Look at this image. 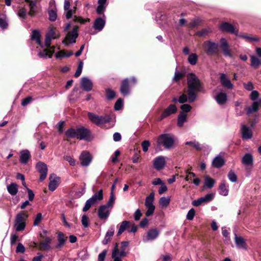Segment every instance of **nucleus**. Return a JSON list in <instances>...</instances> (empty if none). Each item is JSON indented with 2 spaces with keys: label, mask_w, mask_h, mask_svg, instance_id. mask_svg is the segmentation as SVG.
<instances>
[{
  "label": "nucleus",
  "mask_w": 261,
  "mask_h": 261,
  "mask_svg": "<svg viewBox=\"0 0 261 261\" xmlns=\"http://www.w3.org/2000/svg\"><path fill=\"white\" fill-rule=\"evenodd\" d=\"M160 234L159 230L156 228H152L148 230L146 236L143 238L144 242H148L156 239Z\"/></svg>",
  "instance_id": "12"
},
{
  "label": "nucleus",
  "mask_w": 261,
  "mask_h": 261,
  "mask_svg": "<svg viewBox=\"0 0 261 261\" xmlns=\"http://www.w3.org/2000/svg\"><path fill=\"white\" fill-rule=\"evenodd\" d=\"M42 218L43 217L42 214L41 213H38L34 219L33 225L35 226H38L41 221H42Z\"/></svg>",
  "instance_id": "48"
},
{
  "label": "nucleus",
  "mask_w": 261,
  "mask_h": 261,
  "mask_svg": "<svg viewBox=\"0 0 261 261\" xmlns=\"http://www.w3.org/2000/svg\"><path fill=\"white\" fill-rule=\"evenodd\" d=\"M115 201V197L114 195V193L110 192V195L109 200L106 204H104V205L112 209L114 204Z\"/></svg>",
  "instance_id": "40"
},
{
  "label": "nucleus",
  "mask_w": 261,
  "mask_h": 261,
  "mask_svg": "<svg viewBox=\"0 0 261 261\" xmlns=\"http://www.w3.org/2000/svg\"><path fill=\"white\" fill-rule=\"evenodd\" d=\"M81 86L84 91L89 92L92 90L93 84L90 79L85 76L81 79Z\"/></svg>",
  "instance_id": "18"
},
{
  "label": "nucleus",
  "mask_w": 261,
  "mask_h": 261,
  "mask_svg": "<svg viewBox=\"0 0 261 261\" xmlns=\"http://www.w3.org/2000/svg\"><path fill=\"white\" fill-rule=\"evenodd\" d=\"M87 115L93 124L100 127L106 123H109L111 120V117L109 115H98L92 112H88Z\"/></svg>",
  "instance_id": "4"
},
{
  "label": "nucleus",
  "mask_w": 261,
  "mask_h": 261,
  "mask_svg": "<svg viewBox=\"0 0 261 261\" xmlns=\"http://www.w3.org/2000/svg\"><path fill=\"white\" fill-rule=\"evenodd\" d=\"M242 137L243 139L247 140L252 137V130L246 125L242 127Z\"/></svg>",
  "instance_id": "27"
},
{
  "label": "nucleus",
  "mask_w": 261,
  "mask_h": 261,
  "mask_svg": "<svg viewBox=\"0 0 261 261\" xmlns=\"http://www.w3.org/2000/svg\"><path fill=\"white\" fill-rule=\"evenodd\" d=\"M36 168L37 171L40 173L39 181H42L44 180L47 174V165L43 162H39L36 164Z\"/></svg>",
  "instance_id": "10"
},
{
  "label": "nucleus",
  "mask_w": 261,
  "mask_h": 261,
  "mask_svg": "<svg viewBox=\"0 0 261 261\" xmlns=\"http://www.w3.org/2000/svg\"><path fill=\"white\" fill-rule=\"evenodd\" d=\"M220 194L223 196H227L228 194V189L224 182L220 184L219 187Z\"/></svg>",
  "instance_id": "42"
},
{
  "label": "nucleus",
  "mask_w": 261,
  "mask_h": 261,
  "mask_svg": "<svg viewBox=\"0 0 261 261\" xmlns=\"http://www.w3.org/2000/svg\"><path fill=\"white\" fill-rule=\"evenodd\" d=\"M49 19L50 21H54L57 19V13L53 9L48 11Z\"/></svg>",
  "instance_id": "55"
},
{
  "label": "nucleus",
  "mask_w": 261,
  "mask_h": 261,
  "mask_svg": "<svg viewBox=\"0 0 261 261\" xmlns=\"http://www.w3.org/2000/svg\"><path fill=\"white\" fill-rule=\"evenodd\" d=\"M40 237L44 239V240L40 242L39 244L40 249L42 250H49L51 249L50 244L52 241V238L48 237H44L40 234Z\"/></svg>",
  "instance_id": "19"
},
{
  "label": "nucleus",
  "mask_w": 261,
  "mask_h": 261,
  "mask_svg": "<svg viewBox=\"0 0 261 261\" xmlns=\"http://www.w3.org/2000/svg\"><path fill=\"white\" fill-rule=\"evenodd\" d=\"M27 218L28 215L23 212H20L16 215L14 221L16 231H21L25 229Z\"/></svg>",
  "instance_id": "6"
},
{
  "label": "nucleus",
  "mask_w": 261,
  "mask_h": 261,
  "mask_svg": "<svg viewBox=\"0 0 261 261\" xmlns=\"http://www.w3.org/2000/svg\"><path fill=\"white\" fill-rule=\"evenodd\" d=\"M111 210L112 209L104 205H100L97 212L98 218L101 220H107L109 217Z\"/></svg>",
  "instance_id": "11"
},
{
  "label": "nucleus",
  "mask_w": 261,
  "mask_h": 261,
  "mask_svg": "<svg viewBox=\"0 0 261 261\" xmlns=\"http://www.w3.org/2000/svg\"><path fill=\"white\" fill-rule=\"evenodd\" d=\"M19 240L18 236L16 233H12L10 237V244L12 246L14 245L16 242Z\"/></svg>",
  "instance_id": "57"
},
{
  "label": "nucleus",
  "mask_w": 261,
  "mask_h": 261,
  "mask_svg": "<svg viewBox=\"0 0 261 261\" xmlns=\"http://www.w3.org/2000/svg\"><path fill=\"white\" fill-rule=\"evenodd\" d=\"M166 164L165 158L162 155L156 157L153 161V167L157 170L163 169L165 166Z\"/></svg>",
  "instance_id": "15"
},
{
  "label": "nucleus",
  "mask_w": 261,
  "mask_h": 261,
  "mask_svg": "<svg viewBox=\"0 0 261 261\" xmlns=\"http://www.w3.org/2000/svg\"><path fill=\"white\" fill-rule=\"evenodd\" d=\"M50 181L48 184V189L50 191H55L59 185L60 177L56 176L55 174H51L49 176Z\"/></svg>",
  "instance_id": "20"
},
{
  "label": "nucleus",
  "mask_w": 261,
  "mask_h": 261,
  "mask_svg": "<svg viewBox=\"0 0 261 261\" xmlns=\"http://www.w3.org/2000/svg\"><path fill=\"white\" fill-rule=\"evenodd\" d=\"M259 92L256 90L252 91L250 95V98L252 100H255L259 96Z\"/></svg>",
  "instance_id": "64"
},
{
  "label": "nucleus",
  "mask_w": 261,
  "mask_h": 261,
  "mask_svg": "<svg viewBox=\"0 0 261 261\" xmlns=\"http://www.w3.org/2000/svg\"><path fill=\"white\" fill-rule=\"evenodd\" d=\"M177 111V108L175 105H170L163 112L159 118V120L161 121L166 117L169 116L172 114H174Z\"/></svg>",
  "instance_id": "16"
},
{
  "label": "nucleus",
  "mask_w": 261,
  "mask_h": 261,
  "mask_svg": "<svg viewBox=\"0 0 261 261\" xmlns=\"http://www.w3.org/2000/svg\"><path fill=\"white\" fill-rule=\"evenodd\" d=\"M218 44L211 41H206L203 44V49L206 54L212 56L216 53L218 49Z\"/></svg>",
  "instance_id": "8"
},
{
  "label": "nucleus",
  "mask_w": 261,
  "mask_h": 261,
  "mask_svg": "<svg viewBox=\"0 0 261 261\" xmlns=\"http://www.w3.org/2000/svg\"><path fill=\"white\" fill-rule=\"evenodd\" d=\"M64 159L68 162L70 166H74L75 165V161L71 156L65 155L64 156Z\"/></svg>",
  "instance_id": "58"
},
{
  "label": "nucleus",
  "mask_w": 261,
  "mask_h": 261,
  "mask_svg": "<svg viewBox=\"0 0 261 261\" xmlns=\"http://www.w3.org/2000/svg\"><path fill=\"white\" fill-rule=\"evenodd\" d=\"M235 242L237 246L243 248H246L247 244L245 240L242 237H238L236 233L234 234Z\"/></svg>",
  "instance_id": "32"
},
{
  "label": "nucleus",
  "mask_w": 261,
  "mask_h": 261,
  "mask_svg": "<svg viewBox=\"0 0 261 261\" xmlns=\"http://www.w3.org/2000/svg\"><path fill=\"white\" fill-rule=\"evenodd\" d=\"M169 202L170 198L168 197H162L159 200V203L162 206H167Z\"/></svg>",
  "instance_id": "46"
},
{
  "label": "nucleus",
  "mask_w": 261,
  "mask_h": 261,
  "mask_svg": "<svg viewBox=\"0 0 261 261\" xmlns=\"http://www.w3.org/2000/svg\"><path fill=\"white\" fill-rule=\"evenodd\" d=\"M129 221L126 220L122 221L117 232V236H119L122 234V233L126 230V228L129 226Z\"/></svg>",
  "instance_id": "38"
},
{
  "label": "nucleus",
  "mask_w": 261,
  "mask_h": 261,
  "mask_svg": "<svg viewBox=\"0 0 261 261\" xmlns=\"http://www.w3.org/2000/svg\"><path fill=\"white\" fill-rule=\"evenodd\" d=\"M185 75V72L181 73L176 70L173 80L176 82H177L179 81L180 79L184 77Z\"/></svg>",
  "instance_id": "53"
},
{
  "label": "nucleus",
  "mask_w": 261,
  "mask_h": 261,
  "mask_svg": "<svg viewBox=\"0 0 261 261\" xmlns=\"http://www.w3.org/2000/svg\"><path fill=\"white\" fill-rule=\"evenodd\" d=\"M103 191L100 189L98 192L94 193L92 196L88 199L85 202V204L83 208V212L88 211L91 206L95 204L97 202L103 199Z\"/></svg>",
  "instance_id": "5"
},
{
  "label": "nucleus",
  "mask_w": 261,
  "mask_h": 261,
  "mask_svg": "<svg viewBox=\"0 0 261 261\" xmlns=\"http://www.w3.org/2000/svg\"><path fill=\"white\" fill-rule=\"evenodd\" d=\"M215 194L214 193H209L204 197H201L197 199V206L202 204L208 203L212 201L214 198Z\"/></svg>",
  "instance_id": "24"
},
{
  "label": "nucleus",
  "mask_w": 261,
  "mask_h": 261,
  "mask_svg": "<svg viewBox=\"0 0 261 261\" xmlns=\"http://www.w3.org/2000/svg\"><path fill=\"white\" fill-rule=\"evenodd\" d=\"M176 140L175 137L172 134H163L159 136L158 144L162 145L166 149L173 148Z\"/></svg>",
  "instance_id": "3"
},
{
  "label": "nucleus",
  "mask_w": 261,
  "mask_h": 261,
  "mask_svg": "<svg viewBox=\"0 0 261 261\" xmlns=\"http://www.w3.org/2000/svg\"><path fill=\"white\" fill-rule=\"evenodd\" d=\"M195 214V211L194 208H192L189 211V212L187 215L186 218L188 220H192L193 219Z\"/></svg>",
  "instance_id": "59"
},
{
  "label": "nucleus",
  "mask_w": 261,
  "mask_h": 261,
  "mask_svg": "<svg viewBox=\"0 0 261 261\" xmlns=\"http://www.w3.org/2000/svg\"><path fill=\"white\" fill-rule=\"evenodd\" d=\"M106 97L108 99H112L115 96V92L114 91L110 89H107L106 90Z\"/></svg>",
  "instance_id": "54"
},
{
  "label": "nucleus",
  "mask_w": 261,
  "mask_h": 261,
  "mask_svg": "<svg viewBox=\"0 0 261 261\" xmlns=\"http://www.w3.org/2000/svg\"><path fill=\"white\" fill-rule=\"evenodd\" d=\"M81 164L83 166H88L91 162L92 157L87 151H83L80 156Z\"/></svg>",
  "instance_id": "17"
},
{
  "label": "nucleus",
  "mask_w": 261,
  "mask_h": 261,
  "mask_svg": "<svg viewBox=\"0 0 261 261\" xmlns=\"http://www.w3.org/2000/svg\"><path fill=\"white\" fill-rule=\"evenodd\" d=\"M228 177L229 179L233 182H235L237 181L238 177L236 173L232 171V170H230L228 173Z\"/></svg>",
  "instance_id": "50"
},
{
  "label": "nucleus",
  "mask_w": 261,
  "mask_h": 261,
  "mask_svg": "<svg viewBox=\"0 0 261 261\" xmlns=\"http://www.w3.org/2000/svg\"><path fill=\"white\" fill-rule=\"evenodd\" d=\"M128 82V79L127 78L125 79L122 81L120 86V92L124 96L128 95L130 93Z\"/></svg>",
  "instance_id": "23"
},
{
  "label": "nucleus",
  "mask_w": 261,
  "mask_h": 261,
  "mask_svg": "<svg viewBox=\"0 0 261 261\" xmlns=\"http://www.w3.org/2000/svg\"><path fill=\"white\" fill-rule=\"evenodd\" d=\"M31 153L29 150L24 149L20 152L19 162L23 165H27L31 158Z\"/></svg>",
  "instance_id": "22"
},
{
  "label": "nucleus",
  "mask_w": 261,
  "mask_h": 261,
  "mask_svg": "<svg viewBox=\"0 0 261 261\" xmlns=\"http://www.w3.org/2000/svg\"><path fill=\"white\" fill-rule=\"evenodd\" d=\"M261 105V98L258 101H254L252 105L247 108V113L250 114L258 110L259 106Z\"/></svg>",
  "instance_id": "31"
},
{
  "label": "nucleus",
  "mask_w": 261,
  "mask_h": 261,
  "mask_svg": "<svg viewBox=\"0 0 261 261\" xmlns=\"http://www.w3.org/2000/svg\"><path fill=\"white\" fill-rule=\"evenodd\" d=\"M220 47L222 49L224 55L225 56H231V53L229 48L228 44L225 38H222L220 40Z\"/></svg>",
  "instance_id": "26"
},
{
  "label": "nucleus",
  "mask_w": 261,
  "mask_h": 261,
  "mask_svg": "<svg viewBox=\"0 0 261 261\" xmlns=\"http://www.w3.org/2000/svg\"><path fill=\"white\" fill-rule=\"evenodd\" d=\"M210 32L209 29H203L200 31H197V36L205 37Z\"/></svg>",
  "instance_id": "51"
},
{
  "label": "nucleus",
  "mask_w": 261,
  "mask_h": 261,
  "mask_svg": "<svg viewBox=\"0 0 261 261\" xmlns=\"http://www.w3.org/2000/svg\"><path fill=\"white\" fill-rule=\"evenodd\" d=\"M83 67V62L82 61H80L79 63L77 68L74 75L75 77H77L81 75L82 72Z\"/></svg>",
  "instance_id": "49"
},
{
  "label": "nucleus",
  "mask_w": 261,
  "mask_h": 261,
  "mask_svg": "<svg viewBox=\"0 0 261 261\" xmlns=\"http://www.w3.org/2000/svg\"><path fill=\"white\" fill-rule=\"evenodd\" d=\"M194 173L191 172L189 170H188L186 171V180L187 181L192 180L193 183L196 185V178H194Z\"/></svg>",
  "instance_id": "45"
},
{
  "label": "nucleus",
  "mask_w": 261,
  "mask_h": 261,
  "mask_svg": "<svg viewBox=\"0 0 261 261\" xmlns=\"http://www.w3.org/2000/svg\"><path fill=\"white\" fill-rule=\"evenodd\" d=\"M220 29L222 32H228L236 35H238L239 30H236L234 27L229 22H222L220 25Z\"/></svg>",
  "instance_id": "13"
},
{
  "label": "nucleus",
  "mask_w": 261,
  "mask_h": 261,
  "mask_svg": "<svg viewBox=\"0 0 261 261\" xmlns=\"http://www.w3.org/2000/svg\"><path fill=\"white\" fill-rule=\"evenodd\" d=\"M59 37V34L54 29H50L46 33L45 36V45L46 47H49L51 44L52 39H55Z\"/></svg>",
  "instance_id": "14"
},
{
  "label": "nucleus",
  "mask_w": 261,
  "mask_h": 261,
  "mask_svg": "<svg viewBox=\"0 0 261 261\" xmlns=\"http://www.w3.org/2000/svg\"><path fill=\"white\" fill-rule=\"evenodd\" d=\"M253 162V156L250 153H246L242 158V163L246 166L252 165Z\"/></svg>",
  "instance_id": "30"
},
{
  "label": "nucleus",
  "mask_w": 261,
  "mask_h": 261,
  "mask_svg": "<svg viewBox=\"0 0 261 261\" xmlns=\"http://www.w3.org/2000/svg\"><path fill=\"white\" fill-rule=\"evenodd\" d=\"M220 80L223 87L228 89H231L233 88V85L225 74L221 73L220 74Z\"/></svg>",
  "instance_id": "25"
},
{
  "label": "nucleus",
  "mask_w": 261,
  "mask_h": 261,
  "mask_svg": "<svg viewBox=\"0 0 261 261\" xmlns=\"http://www.w3.org/2000/svg\"><path fill=\"white\" fill-rule=\"evenodd\" d=\"M8 27V23L6 17H0V27L2 29H6Z\"/></svg>",
  "instance_id": "47"
},
{
  "label": "nucleus",
  "mask_w": 261,
  "mask_h": 261,
  "mask_svg": "<svg viewBox=\"0 0 261 261\" xmlns=\"http://www.w3.org/2000/svg\"><path fill=\"white\" fill-rule=\"evenodd\" d=\"M106 8V6L99 5H98L96 11L98 15L103 14Z\"/></svg>",
  "instance_id": "62"
},
{
  "label": "nucleus",
  "mask_w": 261,
  "mask_h": 261,
  "mask_svg": "<svg viewBox=\"0 0 261 261\" xmlns=\"http://www.w3.org/2000/svg\"><path fill=\"white\" fill-rule=\"evenodd\" d=\"M154 198V193L153 192L150 193V194L146 197L145 201V205L148 207L149 205H153V202Z\"/></svg>",
  "instance_id": "39"
},
{
  "label": "nucleus",
  "mask_w": 261,
  "mask_h": 261,
  "mask_svg": "<svg viewBox=\"0 0 261 261\" xmlns=\"http://www.w3.org/2000/svg\"><path fill=\"white\" fill-rule=\"evenodd\" d=\"M147 208V211L146 212V216L147 217H149V216H151V215H153V214L154 213V210H155V206L153 205H149V206H148V207H146Z\"/></svg>",
  "instance_id": "56"
},
{
  "label": "nucleus",
  "mask_w": 261,
  "mask_h": 261,
  "mask_svg": "<svg viewBox=\"0 0 261 261\" xmlns=\"http://www.w3.org/2000/svg\"><path fill=\"white\" fill-rule=\"evenodd\" d=\"M53 52L50 50L45 49L42 51L39 52L38 56L43 58H46L47 57L50 58L53 56Z\"/></svg>",
  "instance_id": "44"
},
{
  "label": "nucleus",
  "mask_w": 261,
  "mask_h": 261,
  "mask_svg": "<svg viewBox=\"0 0 261 261\" xmlns=\"http://www.w3.org/2000/svg\"><path fill=\"white\" fill-rule=\"evenodd\" d=\"M215 183V180L208 176H206L205 177V182H204V186L207 188L211 189L213 187L214 184Z\"/></svg>",
  "instance_id": "43"
},
{
  "label": "nucleus",
  "mask_w": 261,
  "mask_h": 261,
  "mask_svg": "<svg viewBox=\"0 0 261 261\" xmlns=\"http://www.w3.org/2000/svg\"><path fill=\"white\" fill-rule=\"evenodd\" d=\"M126 254L125 249L121 248L119 250L118 248V244H116L112 252V257L113 261H122V258Z\"/></svg>",
  "instance_id": "9"
},
{
  "label": "nucleus",
  "mask_w": 261,
  "mask_h": 261,
  "mask_svg": "<svg viewBox=\"0 0 261 261\" xmlns=\"http://www.w3.org/2000/svg\"><path fill=\"white\" fill-rule=\"evenodd\" d=\"M25 250V249L23 245L21 243H18L16 248V252L23 253L24 252Z\"/></svg>",
  "instance_id": "60"
},
{
  "label": "nucleus",
  "mask_w": 261,
  "mask_h": 261,
  "mask_svg": "<svg viewBox=\"0 0 261 261\" xmlns=\"http://www.w3.org/2000/svg\"><path fill=\"white\" fill-rule=\"evenodd\" d=\"M123 107V100L122 98L117 99L114 105V109L116 111H119L122 109Z\"/></svg>",
  "instance_id": "52"
},
{
  "label": "nucleus",
  "mask_w": 261,
  "mask_h": 261,
  "mask_svg": "<svg viewBox=\"0 0 261 261\" xmlns=\"http://www.w3.org/2000/svg\"><path fill=\"white\" fill-rule=\"evenodd\" d=\"M236 36L244 39L246 41H247L248 42L258 41L259 40L258 38H257L256 37H254L249 36L247 34H243V33L239 34V33L238 32V35H236Z\"/></svg>",
  "instance_id": "36"
},
{
  "label": "nucleus",
  "mask_w": 261,
  "mask_h": 261,
  "mask_svg": "<svg viewBox=\"0 0 261 261\" xmlns=\"http://www.w3.org/2000/svg\"><path fill=\"white\" fill-rule=\"evenodd\" d=\"M82 224L85 228L89 226V219L85 215H83L82 217Z\"/></svg>",
  "instance_id": "61"
},
{
  "label": "nucleus",
  "mask_w": 261,
  "mask_h": 261,
  "mask_svg": "<svg viewBox=\"0 0 261 261\" xmlns=\"http://www.w3.org/2000/svg\"><path fill=\"white\" fill-rule=\"evenodd\" d=\"M261 64L260 60L256 57L252 56L251 57V66L255 69L257 68Z\"/></svg>",
  "instance_id": "41"
},
{
  "label": "nucleus",
  "mask_w": 261,
  "mask_h": 261,
  "mask_svg": "<svg viewBox=\"0 0 261 261\" xmlns=\"http://www.w3.org/2000/svg\"><path fill=\"white\" fill-rule=\"evenodd\" d=\"M224 160L220 156H217L215 158L212 162L213 166L217 168H221L224 165Z\"/></svg>",
  "instance_id": "29"
},
{
  "label": "nucleus",
  "mask_w": 261,
  "mask_h": 261,
  "mask_svg": "<svg viewBox=\"0 0 261 261\" xmlns=\"http://www.w3.org/2000/svg\"><path fill=\"white\" fill-rule=\"evenodd\" d=\"M65 135L69 138H77L86 141H91L93 137L90 129L80 125L76 128H70L65 132Z\"/></svg>",
  "instance_id": "2"
},
{
  "label": "nucleus",
  "mask_w": 261,
  "mask_h": 261,
  "mask_svg": "<svg viewBox=\"0 0 261 261\" xmlns=\"http://www.w3.org/2000/svg\"><path fill=\"white\" fill-rule=\"evenodd\" d=\"M187 114L181 112L177 117V125L178 127H182L184 123L187 121Z\"/></svg>",
  "instance_id": "33"
},
{
  "label": "nucleus",
  "mask_w": 261,
  "mask_h": 261,
  "mask_svg": "<svg viewBox=\"0 0 261 261\" xmlns=\"http://www.w3.org/2000/svg\"><path fill=\"white\" fill-rule=\"evenodd\" d=\"M215 99L218 104L224 105L227 100V95L225 93L219 92L216 95Z\"/></svg>",
  "instance_id": "28"
},
{
  "label": "nucleus",
  "mask_w": 261,
  "mask_h": 261,
  "mask_svg": "<svg viewBox=\"0 0 261 261\" xmlns=\"http://www.w3.org/2000/svg\"><path fill=\"white\" fill-rule=\"evenodd\" d=\"M106 24V16L103 14L102 17L97 18L93 23L94 28L100 32L103 29Z\"/></svg>",
  "instance_id": "21"
},
{
  "label": "nucleus",
  "mask_w": 261,
  "mask_h": 261,
  "mask_svg": "<svg viewBox=\"0 0 261 261\" xmlns=\"http://www.w3.org/2000/svg\"><path fill=\"white\" fill-rule=\"evenodd\" d=\"M150 142L148 140H145L143 141L141 143L142 150L144 152L147 151L148 149V147L150 146Z\"/></svg>",
  "instance_id": "63"
},
{
  "label": "nucleus",
  "mask_w": 261,
  "mask_h": 261,
  "mask_svg": "<svg viewBox=\"0 0 261 261\" xmlns=\"http://www.w3.org/2000/svg\"><path fill=\"white\" fill-rule=\"evenodd\" d=\"M58 243L55 246L56 248H60L65 243V238L64 234L62 232H59L58 234Z\"/></svg>",
  "instance_id": "37"
},
{
  "label": "nucleus",
  "mask_w": 261,
  "mask_h": 261,
  "mask_svg": "<svg viewBox=\"0 0 261 261\" xmlns=\"http://www.w3.org/2000/svg\"><path fill=\"white\" fill-rule=\"evenodd\" d=\"M7 190L11 195H15L18 192V186L15 183H11L7 186Z\"/></svg>",
  "instance_id": "35"
},
{
  "label": "nucleus",
  "mask_w": 261,
  "mask_h": 261,
  "mask_svg": "<svg viewBox=\"0 0 261 261\" xmlns=\"http://www.w3.org/2000/svg\"><path fill=\"white\" fill-rule=\"evenodd\" d=\"M188 85V95L181 94L178 98L179 103H184L187 101L192 102L196 99V75L193 73H188L187 75Z\"/></svg>",
  "instance_id": "1"
},
{
  "label": "nucleus",
  "mask_w": 261,
  "mask_h": 261,
  "mask_svg": "<svg viewBox=\"0 0 261 261\" xmlns=\"http://www.w3.org/2000/svg\"><path fill=\"white\" fill-rule=\"evenodd\" d=\"M31 39L36 41V43L39 45L41 47H43L41 40H40V34L39 31L37 30H34L32 32L31 35Z\"/></svg>",
  "instance_id": "34"
},
{
  "label": "nucleus",
  "mask_w": 261,
  "mask_h": 261,
  "mask_svg": "<svg viewBox=\"0 0 261 261\" xmlns=\"http://www.w3.org/2000/svg\"><path fill=\"white\" fill-rule=\"evenodd\" d=\"M78 35V27L75 26L71 31L67 33L65 39L62 41V43L66 46H68L69 44L74 43Z\"/></svg>",
  "instance_id": "7"
}]
</instances>
